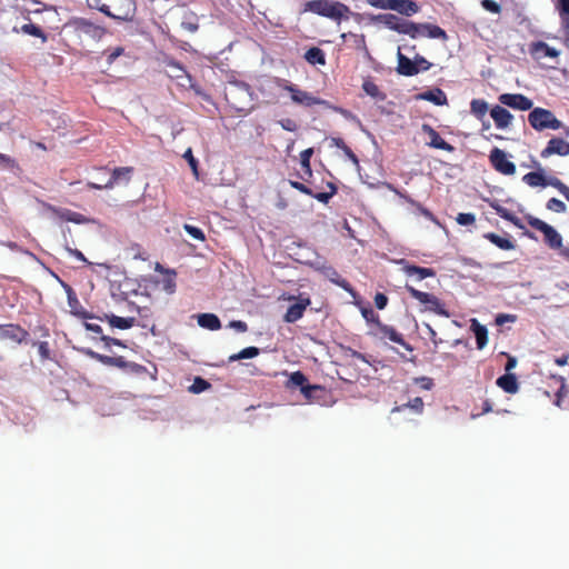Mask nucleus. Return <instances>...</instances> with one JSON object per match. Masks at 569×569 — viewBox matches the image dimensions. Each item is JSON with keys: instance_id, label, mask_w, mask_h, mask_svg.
Listing matches in <instances>:
<instances>
[{"instance_id": "1", "label": "nucleus", "mask_w": 569, "mask_h": 569, "mask_svg": "<svg viewBox=\"0 0 569 569\" xmlns=\"http://www.w3.org/2000/svg\"><path fill=\"white\" fill-rule=\"evenodd\" d=\"M90 9H96L103 14L122 21H129L136 12L134 0H86Z\"/></svg>"}, {"instance_id": "2", "label": "nucleus", "mask_w": 569, "mask_h": 569, "mask_svg": "<svg viewBox=\"0 0 569 569\" xmlns=\"http://www.w3.org/2000/svg\"><path fill=\"white\" fill-rule=\"evenodd\" d=\"M224 98L238 113L247 114L252 109L253 93L246 82H231L224 91Z\"/></svg>"}, {"instance_id": "3", "label": "nucleus", "mask_w": 569, "mask_h": 569, "mask_svg": "<svg viewBox=\"0 0 569 569\" xmlns=\"http://www.w3.org/2000/svg\"><path fill=\"white\" fill-rule=\"evenodd\" d=\"M303 12H312L336 21L348 19L351 13L348 6L332 0H311L303 6Z\"/></svg>"}, {"instance_id": "4", "label": "nucleus", "mask_w": 569, "mask_h": 569, "mask_svg": "<svg viewBox=\"0 0 569 569\" xmlns=\"http://www.w3.org/2000/svg\"><path fill=\"white\" fill-rule=\"evenodd\" d=\"M82 352L89 358L99 361L100 363L109 367H116L122 370H129L134 373H141L146 371V368L139 363L130 362L124 359L122 356L111 357L101 355L99 352L93 351L92 349H83Z\"/></svg>"}, {"instance_id": "5", "label": "nucleus", "mask_w": 569, "mask_h": 569, "mask_svg": "<svg viewBox=\"0 0 569 569\" xmlns=\"http://www.w3.org/2000/svg\"><path fill=\"white\" fill-rule=\"evenodd\" d=\"M273 83L278 88L288 91L291 94L292 102H295L297 104H301L305 107H311V106H317V104L323 103V100H321L320 98L313 97L308 91H303V90L299 89L298 86L289 82L286 79L274 78Z\"/></svg>"}, {"instance_id": "6", "label": "nucleus", "mask_w": 569, "mask_h": 569, "mask_svg": "<svg viewBox=\"0 0 569 569\" xmlns=\"http://www.w3.org/2000/svg\"><path fill=\"white\" fill-rule=\"evenodd\" d=\"M528 121L537 131L545 129L558 130L562 127V122L550 110L543 108L532 109L528 114Z\"/></svg>"}, {"instance_id": "7", "label": "nucleus", "mask_w": 569, "mask_h": 569, "mask_svg": "<svg viewBox=\"0 0 569 569\" xmlns=\"http://www.w3.org/2000/svg\"><path fill=\"white\" fill-rule=\"evenodd\" d=\"M406 290L410 297L426 306V310L435 312L438 316L450 317L449 311L446 309V305L435 295L420 291L412 286H406Z\"/></svg>"}, {"instance_id": "8", "label": "nucleus", "mask_w": 569, "mask_h": 569, "mask_svg": "<svg viewBox=\"0 0 569 569\" xmlns=\"http://www.w3.org/2000/svg\"><path fill=\"white\" fill-rule=\"evenodd\" d=\"M378 20L390 30L401 34H407L412 39L418 38V28L412 21L406 20L392 13L380 14L378 16Z\"/></svg>"}, {"instance_id": "9", "label": "nucleus", "mask_w": 569, "mask_h": 569, "mask_svg": "<svg viewBox=\"0 0 569 569\" xmlns=\"http://www.w3.org/2000/svg\"><path fill=\"white\" fill-rule=\"evenodd\" d=\"M288 385L300 388L301 393L309 402L320 403V396H311V392H322L323 386L310 385L305 373L295 371L290 375Z\"/></svg>"}, {"instance_id": "10", "label": "nucleus", "mask_w": 569, "mask_h": 569, "mask_svg": "<svg viewBox=\"0 0 569 569\" xmlns=\"http://www.w3.org/2000/svg\"><path fill=\"white\" fill-rule=\"evenodd\" d=\"M527 222L531 228L543 233L545 242L550 248L559 249L562 246V237L553 227H551L547 222L532 216L527 217Z\"/></svg>"}, {"instance_id": "11", "label": "nucleus", "mask_w": 569, "mask_h": 569, "mask_svg": "<svg viewBox=\"0 0 569 569\" xmlns=\"http://www.w3.org/2000/svg\"><path fill=\"white\" fill-rule=\"evenodd\" d=\"M491 167L499 173L505 176H513L516 173V164L508 159L507 153L495 147L489 154Z\"/></svg>"}, {"instance_id": "12", "label": "nucleus", "mask_w": 569, "mask_h": 569, "mask_svg": "<svg viewBox=\"0 0 569 569\" xmlns=\"http://www.w3.org/2000/svg\"><path fill=\"white\" fill-rule=\"evenodd\" d=\"M289 183H290V186L293 189L298 190L299 192H301L303 194L310 196V197L317 199L319 202H322V203H328L329 200L338 191V188H337V186L333 182H328L327 183V187H328L329 191H327V192H317V193H315L309 187H307L302 182L290 180Z\"/></svg>"}, {"instance_id": "13", "label": "nucleus", "mask_w": 569, "mask_h": 569, "mask_svg": "<svg viewBox=\"0 0 569 569\" xmlns=\"http://www.w3.org/2000/svg\"><path fill=\"white\" fill-rule=\"evenodd\" d=\"M28 337L29 332L19 325H0V341H11L20 345L26 341Z\"/></svg>"}, {"instance_id": "14", "label": "nucleus", "mask_w": 569, "mask_h": 569, "mask_svg": "<svg viewBox=\"0 0 569 569\" xmlns=\"http://www.w3.org/2000/svg\"><path fill=\"white\" fill-rule=\"evenodd\" d=\"M289 300H297L296 303L289 306L287 312L283 316V320L288 323H293L303 317L307 307L310 306L311 300L309 297L300 295L298 298L289 297Z\"/></svg>"}, {"instance_id": "15", "label": "nucleus", "mask_w": 569, "mask_h": 569, "mask_svg": "<svg viewBox=\"0 0 569 569\" xmlns=\"http://www.w3.org/2000/svg\"><path fill=\"white\" fill-rule=\"evenodd\" d=\"M132 172V167H118L112 170L111 178L104 184L88 182L87 186L94 190L112 189L121 179L128 182Z\"/></svg>"}, {"instance_id": "16", "label": "nucleus", "mask_w": 569, "mask_h": 569, "mask_svg": "<svg viewBox=\"0 0 569 569\" xmlns=\"http://www.w3.org/2000/svg\"><path fill=\"white\" fill-rule=\"evenodd\" d=\"M499 101L516 110L526 111L532 108V101L521 93H503L499 97Z\"/></svg>"}, {"instance_id": "17", "label": "nucleus", "mask_w": 569, "mask_h": 569, "mask_svg": "<svg viewBox=\"0 0 569 569\" xmlns=\"http://www.w3.org/2000/svg\"><path fill=\"white\" fill-rule=\"evenodd\" d=\"M553 154L568 156L569 154V142L562 138H552L548 141L545 149L541 150L540 157L547 159Z\"/></svg>"}, {"instance_id": "18", "label": "nucleus", "mask_w": 569, "mask_h": 569, "mask_svg": "<svg viewBox=\"0 0 569 569\" xmlns=\"http://www.w3.org/2000/svg\"><path fill=\"white\" fill-rule=\"evenodd\" d=\"M76 30L80 33L87 34L91 38H101L104 29L86 18H77L73 21Z\"/></svg>"}, {"instance_id": "19", "label": "nucleus", "mask_w": 569, "mask_h": 569, "mask_svg": "<svg viewBox=\"0 0 569 569\" xmlns=\"http://www.w3.org/2000/svg\"><path fill=\"white\" fill-rule=\"evenodd\" d=\"M377 330L381 335V338H387L390 341L402 346L408 351L413 350L412 347L403 339L402 335L393 327L380 322L378 323Z\"/></svg>"}, {"instance_id": "20", "label": "nucleus", "mask_w": 569, "mask_h": 569, "mask_svg": "<svg viewBox=\"0 0 569 569\" xmlns=\"http://www.w3.org/2000/svg\"><path fill=\"white\" fill-rule=\"evenodd\" d=\"M421 129L430 139V141L428 142V146H430L431 148L445 150L448 152L453 151L455 148L450 143H448L445 139H442L440 137V134L430 124L423 123Z\"/></svg>"}, {"instance_id": "21", "label": "nucleus", "mask_w": 569, "mask_h": 569, "mask_svg": "<svg viewBox=\"0 0 569 569\" xmlns=\"http://www.w3.org/2000/svg\"><path fill=\"white\" fill-rule=\"evenodd\" d=\"M397 60H398V66L396 68V71L400 76L413 77V76L418 74V68L415 67V61L409 59L407 56H405L400 51V48L398 49Z\"/></svg>"}, {"instance_id": "22", "label": "nucleus", "mask_w": 569, "mask_h": 569, "mask_svg": "<svg viewBox=\"0 0 569 569\" xmlns=\"http://www.w3.org/2000/svg\"><path fill=\"white\" fill-rule=\"evenodd\" d=\"M490 116L495 121V124L499 129H506L509 127L512 120V114L503 107L495 106L490 110Z\"/></svg>"}, {"instance_id": "23", "label": "nucleus", "mask_w": 569, "mask_h": 569, "mask_svg": "<svg viewBox=\"0 0 569 569\" xmlns=\"http://www.w3.org/2000/svg\"><path fill=\"white\" fill-rule=\"evenodd\" d=\"M418 37H428L431 39H447L446 31L439 26L431 23H416Z\"/></svg>"}, {"instance_id": "24", "label": "nucleus", "mask_w": 569, "mask_h": 569, "mask_svg": "<svg viewBox=\"0 0 569 569\" xmlns=\"http://www.w3.org/2000/svg\"><path fill=\"white\" fill-rule=\"evenodd\" d=\"M553 178L555 177H546L542 172L539 171H531L522 177V181L532 188H546L550 186V182L553 181Z\"/></svg>"}, {"instance_id": "25", "label": "nucleus", "mask_w": 569, "mask_h": 569, "mask_svg": "<svg viewBox=\"0 0 569 569\" xmlns=\"http://www.w3.org/2000/svg\"><path fill=\"white\" fill-rule=\"evenodd\" d=\"M470 329L475 333L477 348L479 350L483 349L488 343V330L487 328L479 323L477 319L471 320Z\"/></svg>"}, {"instance_id": "26", "label": "nucleus", "mask_w": 569, "mask_h": 569, "mask_svg": "<svg viewBox=\"0 0 569 569\" xmlns=\"http://www.w3.org/2000/svg\"><path fill=\"white\" fill-rule=\"evenodd\" d=\"M101 320H107L111 327L121 330L130 329L136 323V319L133 317L122 318L116 315H104V318H101Z\"/></svg>"}, {"instance_id": "27", "label": "nucleus", "mask_w": 569, "mask_h": 569, "mask_svg": "<svg viewBox=\"0 0 569 569\" xmlns=\"http://www.w3.org/2000/svg\"><path fill=\"white\" fill-rule=\"evenodd\" d=\"M402 270L408 276H417L418 280L436 276V271L432 268H425L410 263H405Z\"/></svg>"}, {"instance_id": "28", "label": "nucleus", "mask_w": 569, "mask_h": 569, "mask_svg": "<svg viewBox=\"0 0 569 569\" xmlns=\"http://www.w3.org/2000/svg\"><path fill=\"white\" fill-rule=\"evenodd\" d=\"M198 325L201 328L214 331L221 328V321L214 313H200L197 317Z\"/></svg>"}, {"instance_id": "29", "label": "nucleus", "mask_w": 569, "mask_h": 569, "mask_svg": "<svg viewBox=\"0 0 569 569\" xmlns=\"http://www.w3.org/2000/svg\"><path fill=\"white\" fill-rule=\"evenodd\" d=\"M392 10L400 14L411 16L419 11V6L412 0H395Z\"/></svg>"}, {"instance_id": "30", "label": "nucleus", "mask_w": 569, "mask_h": 569, "mask_svg": "<svg viewBox=\"0 0 569 569\" xmlns=\"http://www.w3.org/2000/svg\"><path fill=\"white\" fill-rule=\"evenodd\" d=\"M489 204L499 217L511 222L512 224H515L518 228H523L520 219L518 217H516L512 212H510L508 209L500 206L497 201H491V202H489Z\"/></svg>"}, {"instance_id": "31", "label": "nucleus", "mask_w": 569, "mask_h": 569, "mask_svg": "<svg viewBox=\"0 0 569 569\" xmlns=\"http://www.w3.org/2000/svg\"><path fill=\"white\" fill-rule=\"evenodd\" d=\"M419 99L430 101L436 106H443L445 103H447V96L439 88L420 93Z\"/></svg>"}, {"instance_id": "32", "label": "nucleus", "mask_w": 569, "mask_h": 569, "mask_svg": "<svg viewBox=\"0 0 569 569\" xmlns=\"http://www.w3.org/2000/svg\"><path fill=\"white\" fill-rule=\"evenodd\" d=\"M362 90L377 101H385L387 98V94L370 78L365 79Z\"/></svg>"}, {"instance_id": "33", "label": "nucleus", "mask_w": 569, "mask_h": 569, "mask_svg": "<svg viewBox=\"0 0 569 569\" xmlns=\"http://www.w3.org/2000/svg\"><path fill=\"white\" fill-rule=\"evenodd\" d=\"M483 237L502 250H512L516 247L510 238H503L495 232L485 233Z\"/></svg>"}, {"instance_id": "34", "label": "nucleus", "mask_w": 569, "mask_h": 569, "mask_svg": "<svg viewBox=\"0 0 569 569\" xmlns=\"http://www.w3.org/2000/svg\"><path fill=\"white\" fill-rule=\"evenodd\" d=\"M497 385L508 393H516L518 391L517 378L512 373H506L497 379Z\"/></svg>"}, {"instance_id": "35", "label": "nucleus", "mask_w": 569, "mask_h": 569, "mask_svg": "<svg viewBox=\"0 0 569 569\" xmlns=\"http://www.w3.org/2000/svg\"><path fill=\"white\" fill-rule=\"evenodd\" d=\"M305 59L308 63L316 66H325L326 64V54L322 49L318 47H312L308 49L305 53Z\"/></svg>"}, {"instance_id": "36", "label": "nucleus", "mask_w": 569, "mask_h": 569, "mask_svg": "<svg viewBox=\"0 0 569 569\" xmlns=\"http://www.w3.org/2000/svg\"><path fill=\"white\" fill-rule=\"evenodd\" d=\"M69 307L71 309V313L79 317V318H82V319H90L92 318V315L89 313L80 303V301L77 300V298L74 297V295L71 293V291L69 292Z\"/></svg>"}, {"instance_id": "37", "label": "nucleus", "mask_w": 569, "mask_h": 569, "mask_svg": "<svg viewBox=\"0 0 569 569\" xmlns=\"http://www.w3.org/2000/svg\"><path fill=\"white\" fill-rule=\"evenodd\" d=\"M170 67L173 69V74L171 77L176 79H181L182 82L180 84L182 87H192V78L191 76L186 71L184 68H182L179 63L172 62L170 63Z\"/></svg>"}, {"instance_id": "38", "label": "nucleus", "mask_w": 569, "mask_h": 569, "mask_svg": "<svg viewBox=\"0 0 569 569\" xmlns=\"http://www.w3.org/2000/svg\"><path fill=\"white\" fill-rule=\"evenodd\" d=\"M557 9L559 11V16L561 19V24L566 30V33H569V0H558Z\"/></svg>"}, {"instance_id": "39", "label": "nucleus", "mask_w": 569, "mask_h": 569, "mask_svg": "<svg viewBox=\"0 0 569 569\" xmlns=\"http://www.w3.org/2000/svg\"><path fill=\"white\" fill-rule=\"evenodd\" d=\"M531 52L539 53L542 52L543 56L549 58H557L559 56V51L555 48L549 47L546 42L537 41L531 44Z\"/></svg>"}, {"instance_id": "40", "label": "nucleus", "mask_w": 569, "mask_h": 569, "mask_svg": "<svg viewBox=\"0 0 569 569\" xmlns=\"http://www.w3.org/2000/svg\"><path fill=\"white\" fill-rule=\"evenodd\" d=\"M259 353H260L259 348L247 347V348L242 349L241 351H239L238 353L231 355L229 357V361L233 362V361H238L241 359H251V358L257 357Z\"/></svg>"}, {"instance_id": "41", "label": "nucleus", "mask_w": 569, "mask_h": 569, "mask_svg": "<svg viewBox=\"0 0 569 569\" xmlns=\"http://www.w3.org/2000/svg\"><path fill=\"white\" fill-rule=\"evenodd\" d=\"M423 407H425L423 400L420 397H416V398L411 399L410 401H408L407 403L395 407L392 409V411H401L405 408H410L417 413H422Z\"/></svg>"}, {"instance_id": "42", "label": "nucleus", "mask_w": 569, "mask_h": 569, "mask_svg": "<svg viewBox=\"0 0 569 569\" xmlns=\"http://www.w3.org/2000/svg\"><path fill=\"white\" fill-rule=\"evenodd\" d=\"M471 112L478 118L482 119L488 111V103L485 100L473 99L470 103Z\"/></svg>"}, {"instance_id": "43", "label": "nucleus", "mask_w": 569, "mask_h": 569, "mask_svg": "<svg viewBox=\"0 0 569 569\" xmlns=\"http://www.w3.org/2000/svg\"><path fill=\"white\" fill-rule=\"evenodd\" d=\"M126 251L127 253L132 258V259H140V260H147L148 258V254L146 252V250L142 248L141 244L139 243H136V242H132L130 243L127 248H126Z\"/></svg>"}, {"instance_id": "44", "label": "nucleus", "mask_w": 569, "mask_h": 569, "mask_svg": "<svg viewBox=\"0 0 569 569\" xmlns=\"http://www.w3.org/2000/svg\"><path fill=\"white\" fill-rule=\"evenodd\" d=\"M60 218L64 221L74 223H84L87 221L83 214L68 209H64L60 212Z\"/></svg>"}, {"instance_id": "45", "label": "nucleus", "mask_w": 569, "mask_h": 569, "mask_svg": "<svg viewBox=\"0 0 569 569\" xmlns=\"http://www.w3.org/2000/svg\"><path fill=\"white\" fill-rule=\"evenodd\" d=\"M211 387V383L201 377H196L193 383L189 387V390L192 393H200L208 390Z\"/></svg>"}, {"instance_id": "46", "label": "nucleus", "mask_w": 569, "mask_h": 569, "mask_svg": "<svg viewBox=\"0 0 569 569\" xmlns=\"http://www.w3.org/2000/svg\"><path fill=\"white\" fill-rule=\"evenodd\" d=\"M546 208L557 213H563L567 210L565 202L557 198L549 199L546 203Z\"/></svg>"}, {"instance_id": "47", "label": "nucleus", "mask_w": 569, "mask_h": 569, "mask_svg": "<svg viewBox=\"0 0 569 569\" xmlns=\"http://www.w3.org/2000/svg\"><path fill=\"white\" fill-rule=\"evenodd\" d=\"M183 159L187 160V162L189 163L194 177L198 179L199 177V172H198V161L197 159L193 157V153H192V149L191 148H188L184 153H183Z\"/></svg>"}, {"instance_id": "48", "label": "nucleus", "mask_w": 569, "mask_h": 569, "mask_svg": "<svg viewBox=\"0 0 569 569\" xmlns=\"http://www.w3.org/2000/svg\"><path fill=\"white\" fill-rule=\"evenodd\" d=\"M361 315L367 322L373 323L376 328L381 322L380 317L371 308H361Z\"/></svg>"}, {"instance_id": "49", "label": "nucleus", "mask_w": 569, "mask_h": 569, "mask_svg": "<svg viewBox=\"0 0 569 569\" xmlns=\"http://www.w3.org/2000/svg\"><path fill=\"white\" fill-rule=\"evenodd\" d=\"M183 229L193 239L199 240V241H204L206 240V236H204L203 231L200 228L186 223L183 226Z\"/></svg>"}, {"instance_id": "50", "label": "nucleus", "mask_w": 569, "mask_h": 569, "mask_svg": "<svg viewBox=\"0 0 569 569\" xmlns=\"http://www.w3.org/2000/svg\"><path fill=\"white\" fill-rule=\"evenodd\" d=\"M0 166L10 170L18 169L17 160L8 154L0 152Z\"/></svg>"}, {"instance_id": "51", "label": "nucleus", "mask_w": 569, "mask_h": 569, "mask_svg": "<svg viewBox=\"0 0 569 569\" xmlns=\"http://www.w3.org/2000/svg\"><path fill=\"white\" fill-rule=\"evenodd\" d=\"M21 30H22V32L30 34V36L38 37V38H44V34H43V31L41 30V28H39L38 26H36L33 23L23 24L21 27Z\"/></svg>"}, {"instance_id": "52", "label": "nucleus", "mask_w": 569, "mask_h": 569, "mask_svg": "<svg viewBox=\"0 0 569 569\" xmlns=\"http://www.w3.org/2000/svg\"><path fill=\"white\" fill-rule=\"evenodd\" d=\"M456 221L460 226H472L476 222V216L473 213H458Z\"/></svg>"}, {"instance_id": "53", "label": "nucleus", "mask_w": 569, "mask_h": 569, "mask_svg": "<svg viewBox=\"0 0 569 569\" xmlns=\"http://www.w3.org/2000/svg\"><path fill=\"white\" fill-rule=\"evenodd\" d=\"M550 187L557 189L565 198L569 201V187L565 184L559 178H553L550 182Z\"/></svg>"}, {"instance_id": "54", "label": "nucleus", "mask_w": 569, "mask_h": 569, "mask_svg": "<svg viewBox=\"0 0 569 569\" xmlns=\"http://www.w3.org/2000/svg\"><path fill=\"white\" fill-rule=\"evenodd\" d=\"M415 67L418 68V73L421 71H427L431 68V62H429L425 57L417 54L413 58Z\"/></svg>"}, {"instance_id": "55", "label": "nucleus", "mask_w": 569, "mask_h": 569, "mask_svg": "<svg viewBox=\"0 0 569 569\" xmlns=\"http://www.w3.org/2000/svg\"><path fill=\"white\" fill-rule=\"evenodd\" d=\"M481 6L485 10L499 14L501 12V6L495 0H482Z\"/></svg>"}, {"instance_id": "56", "label": "nucleus", "mask_w": 569, "mask_h": 569, "mask_svg": "<svg viewBox=\"0 0 569 569\" xmlns=\"http://www.w3.org/2000/svg\"><path fill=\"white\" fill-rule=\"evenodd\" d=\"M313 154V149L312 148H308L303 151L300 152V164H301V168H307L309 170V167H311L310 164V159Z\"/></svg>"}, {"instance_id": "57", "label": "nucleus", "mask_w": 569, "mask_h": 569, "mask_svg": "<svg viewBox=\"0 0 569 569\" xmlns=\"http://www.w3.org/2000/svg\"><path fill=\"white\" fill-rule=\"evenodd\" d=\"M518 317L511 313H498L496 316L495 322L497 326H502L506 322H516Z\"/></svg>"}, {"instance_id": "58", "label": "nucleus", "mask_w": 569, "mask_h": 569, "mask_svg": "<svg viewBox=\"0 0 569 569\" xmlns=\"http://www.w3.org/2000/svg\"><path fill=\"white\" fill-rule=\"evenodd\" d=\"M100 340L104 343V346L107 348H109L110 346L127 348V346L123 343V341H121L120 339H117V338H112V337L102 335L100 337Z\"/></svg>"}, {"instance_id": "59", "label": "nucleus", "mask_w": 569, "mask_h": 569, "mask_svg": "<svg viewBox=\"0 0 569 569\" xmlns=\"http://www.w3.org/2000/svg\"><path fill=\"white\" fill-rule=\"evenodd\" d=\"M281 128L286 131L295 132L298 129V124L293 119L286 118L278 121Z\"/></svg>"}, {"instance_id": "60", "label": "nucleus", "mask_w": 569, "mask_h": 569, "mask_svg": "<svg viewBox=\"0 0 569 569\" xmlns=\"http://www.w3.org/2000/svg\"><path fill=\"white\" fill-rule=\"evenodd\" d=\"M423 327L426 328L431 342L435 345V347H438L442 340L438 338L437 331L429 323H423Z\"/></svg>"}, {"instance_id": "61", "label": "nucleus", "mask_w": 569, "mask_h": 569, "mask_svg": "<svg viewBox=\"0 0 569 569\" xmlns=\"http://www.w3.org/2000/svg\"><path fill=\"white\" fill-rule=\"evenodd\" d=\"M393 1L395 0H368L371 6L388 10H392Z\"/></svg>"}, {"instance_id": "62", "label": "nucleus", "mask_w": 569, "mask_h": 569, "mask_svg": "<svg viewBox=\"0 0 569 569\" xmlns=\"http://www.w3.org/2000/svg\"><path fill=\"white\" fill-rule=\"evenodd\" d=\"M415 382L420 386L421 389L430 390L433 387V380L429 377L415 378Z\"/></svg>"}, {"instance_id": "63", "label": "nucleus", "mask_w": 569, "mask_h": 569, "mask_svg": "<svg viewBox=\"0 0 569 569\" xmlns=\"http://www.w3.org/2000/svg\"><path fill=\"white\" fill-rule=\"evenodd\" d=\"M388 297L382 292H377L375 296V305L379 310H382L387 307Z\"/></svg>"}, {"instance_id": "64", "label": "nucleus", "mask_w": 569, "mask_h": 569, "mask_svg": "<svg viewBox=\"0 0 569 569\" xmlns=\"http://www.w3.org/2000/svg\"><path fill=\"white\" fill-rule=\"evenodd\" d=\"M38 351L42 359H49L50 348H49V343L47 341L39 342Z\"/></svg>"}]
</instances>
